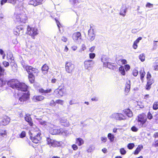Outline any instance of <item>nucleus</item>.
Returning a JSON list of instances; mask_svg holds the SVG:
<instances>
[{"label": "nucleus", "mask_w": 158, "mask_h": 158, "mask_svg": "<svg viewBox=\"0 0 158 158\" xmlns=\"http://www.w3.org/2000/svg\"><path fill=\"white\" fill-rule=\"evenodd\" d=\"M25 69L28 74V77L29 82L33 83L35 82V76L39 75L40 71L38 69L31 66L26 65Z\"/></svg>", "instance_id": "f257e3e1"}, {"label": "nucleus", "mask_w": 158, "mask_h": 158, "mask_svg": "<svg viewBox=\"0 0 158 158\" xmlns=\"http://www.w3.org/2000/svg\"><path fill=\"white\" fill-rule=\"evenodd\" d=\"M29 133L31 135V139L33 143H37L40 140V131L38 128H35L32 131L30 130Z\"/></svg>", "instance_id": "f03ea898"}, {"label": "nucleus", "mask_w": 158, "mask_h": 158, "mask_svg": "<svg viewBox=\"0 0 158 158\" xmlns=\"http://www.w3.org/2000/svg\"><path fill=\"white\" fill-rule=\"evenodd\" d=\"M138 124L139 127H145L147 125L146 122L147 118L146 115L144 114H139L138 116Z\"/></svg>", "instance_id": "7ed1b4c3"}, {"label": "nucleus", "mask_w": 158, "mask_h": 158, "mask_svg": "<svg viewBox=\"0 0 158 158\" xmlns=\"http://www.w3.org/2000/svg\"><path fill=\"white\" fill-rule=\"evenodd\" d=\"M26 33L31 36L32 38L34 39L35 36L38 34V31L36 27H31L28 25L27 27Z\"/></svg>", "instance_id": "20e7f679"}, {"label": "nucleus", "mask_w": 158, "mask_h": 158, "mask_svg": "<svg viewBox=\"0 0 158 158\" xmlns=\"http://www.w3.org/2000/svg\"><path fill=\"white\" fill-rule=\"evenodd\" d=\"M50 128L49 129V132L52 135H58V134H64L63 133L66 134L67 131H64L63 129L61 128L60 129H54L53 127L54 125L50 124Z\"/></svg>", "instance_id": "39448f33"}, {"label": "nucleus", "mask_w": 158, "mask_h": 158, "mask_svg": "<svg viewBox=\"0 0 158 158\" xmlns=\"http://www.w3.org/2000/svg\"><path fill=\"white\" fill-rule=\"evenodd\" d=\"M65 94V90L64 85L62 87L59 86L57 89L54 90L53 93L54 95L58 98L64 96Z\"/></svg>", "instance_id": "423d86ee"}, {"label": "nucleus", "mask_w": 158, "mask_h": 158, "mask_svg": "<svg viewBox=\"0 0 158 158\" xmlns=\"http://www.w3.org/2000/svg\"><path fill=\"white\" fill-rule=\"evenodd\" d=\"M65 67V71L69 73H72L74 71L75 69L74 64L71 61H66Z\"/></svg>", "instance_id": "0eeeda50"}, {"label": "nucleus", "mask_w": 158, "mask_h": 158, "mask_svg": "<svg viewBox=\"0 0 158 158\" xmlns=\"http://www.w3.org/2000/svg\"><path fill=\"white\" fill-rule=\"evenodd\" d=\"M16 21L18 22L25 23L27 21L28 18L26 14H19L15 16Z\"/></svg>", "instance_id": "6e6552de"}, {"label": "nucleus", "mask_w": 158, "mask_h": 158, "mask_svg": "<svg viewBox=\"0 0 158 158\" xmlns=\"http://www.w3.org/2000/svg\"><path fill=\"white\" fill-rule=\"evenodd\" d=\"M15 95L16 98L19 99H28L30 98V94L29 92L25 93L18 92L15 93Z\"/></svg>", "instance_id": "1a4fd4ad"}, {"label": "nucleus", "mask_w": 158, "mask_h": 158, "mask_svg": "<svg viewBox=\"0 0 158 158\" xmlns=\"http://www.w3.org/2000/svg\"><path fill=\"white\" fill-rule=\"evenodd\" d=\"M47 141L48 144L50 146L53 147L59 146L62 144V142L57 141L49 138H47Z\"/></svg>", "instance_id": "9d476101"}, {"label": "nucleus", "mask_w": 158, "mask_h": 158, "mask_svg": "<svg viewBox=\"0 0 158 158\" xmlns=\"http://www.w3.org/2000/svg\"><path fill=\"white\" fill-rule=\"evenodd\" d=\"M17 79H12L8 81L7 84L8 86L12 88L13 89H16L19 82Z\"/></svg>", "instance_id": "9b49d317"}, {"label": "nucleus", "mask_w": 158, "mask_h": 158, "mask_svg": "<svg viewBox=\"0 0 158 158\" xmlns=\"http://www.w3.org/2000/svg\"><path fill=\"white\" fill-rule=\"evenodd\" d=\"M111 117L119 120H124L126 119V116L120 113H115L111 115Z\"/></svg>", "instance_id": "f8f14e48"}, {"label": "nucleus", "mask_w": 158, "mask_h": 158, "mask_svg": "<svg viewBox=\"0 0 158 158\" xmlns=\"http://www.w3.org/2000/svg\"><path fill=\"white\" fill-rule=\"evenodd\" d=\"M24 28L23 26L20 25L16 27L14 30V33L16 35H19L23 33Z\"/></svg>", "instance_id": "ddd939ff"}, {"label": "nucleus", "mask_w": 158, "mask_h": 158, "mask_svg": "<svg viewBox=\"0 0 158 158\" xmlns=\"http://www.w3.org/2000/svg\"><path fill=\"white\" fill-rule=\"evenodd\" d=\"M16 89L22 91H26L27 89L28 86L24 83L19 81Z\"/></svg>", "instance_id": "4468645a"}, {"label": "nucleus", "mask_w": 158, "mask_h": 158, "mask_svg": "<svg viewBox=\"0 0 158 158\" xmlns=\"http://www.w3.org/2000/svg\"><path fill=\"white\" fill-rule=\"evenodd\" d=\"M25 120L29 123V125L31 126V130L32 131L35 128H37V126L33 124L31 121V118L30 117H26L25 118Z\"/></svg>", "instance_id": "2eb2a0df"}, {"label": "nucleus", "mask_w": 158, "mask_h": 158, "mask_svg": "<svg viewBox=\"0 0 158 158\" xmlns=\"http://www.w3.org/2000/svg\"><path fill=\"white\" fill-rule=\"evenodd\" d=\"M43 0H30L29 2V4L36 6L42 4Z\"/></svg>", "instance_id": "dca6fc26"}, {"label": "nucleus", "mask_w": 158, "mask_h": 158, "mask_svg": "<svg viewBox=\"0 0 158 158\" xmlns=\"http://www.w3.org/2000/svg\"><path fill=\"white\" fill-rule=\"evenodd\" d=\"M81 33L78 31L73 33L72 35V38L74 41H77L79 39H81Z\"/></svg>", "instance_id": "f3484780"}, {"label": "nucleus", "mask_w": 158, "mask_h": 158, "mask_svg": "<svg viewBox=\"0 0 158 158\" xmlns=\"http://www.w3.org/2000/svg\"><path fill=\"white\" fill-rule=\"evenodd\" d=\"M131 88V82L130 80L127 81L125 84L124 92L125 94L127 95L129 92Z\"/></svg>", "instance_id": "a211bd4d"}, {"label": "nucleus", "mask_w": 158, "mask_h": 158, "mask_svg": "<svg viewBox=\"0 0 158 158\" xmlns=\"http://www.w3.org/2000/svg\"><path fill=\"white\" fill-rule=\"evenodd\" d=\"M127 9V7L126 5H123L120 10V11L119 12L120 15L123 16H125Z\"/></svg>", "instance_id": "6ab92c4d"}, {"label": "nucleus", "mask_w": 158, "mask_h": 158, "mask_svg": "<svg viewBox=\"0 0 158 158\" xmlns=\"http://www.w3.org/2000/svg\"><path fill=\"white\" fill-rule=\"evenodd\" d=\"M91 27L88 31V36L89 40L92 41L94 40L95 38V35L93 33V31H91Z\"/></svg>", "instance_id": "aec40b11"}, {"label": "nucleus", "mask_w": 158, "mask_h": 158, "mask_svg": "<svg viewBox=\"0 0 158 158\" xmlns=\"http://www.w3.org/2000/svg\"><path fill=\"white\" fill-rule=\"evenodd\" d=\"M10 119L7 116H5L4 117L2 121L1 122V123L3 125H6L8 124L10 121Z\"/></svg>", "instance_id": "412c9836"}, {"label": "nucleus", "mask_w": 158, "mask_h": 158, "mask_svg": "<svg viewBox=\"0 0 158 158\" xmlns=\"http://www.w3.org/2000/svg\"><path fill=\"white\" fill-rule=\"evenodd\" d=\"M60 122L62 125L64 126H68L69 125V122L66 118H60Z\"/></svg>", "instance_id": "4be33fe9"}, {"label": "nucleus", "mask_w": 158, "mask_h": 158, "mask_svg": "<svg viewBox=\"0 0 158 158\" xmlns=\"http://www.w3.org/2000/svg\"><path fill=\"white\" fill-rule=\"evenodd\" d=\"M52 91V89L51 88H48L46 90H44L43 88H40L39 89V93L42 94H45L48 93H50Z\"/></svg>", "instance_id": "5701e85b"}, {"label": "nucleus", "mask_w": 158, "mask_h": 158, "mask_svg": "<svg viewBox=\"0 0 158 158\" xmlns=\"http://www.w3.org/2000/svg\"><path fill=\"white\" fill-rule=\"evenodd\" d=\"M124 112L125 114L129 117H131L133 116L132 112L129 109L124 110Z\"/></svg>", "instance_id": "b1692460"}, {"label": "nucleus", "mask_w": 158, "mask_h": 158, "mask_svg": "<svg viewBox=\"0 0 158 158\" xmlns=\"http://www.w3.org/2000/svg\"><path fill=\"white\" fill-rule=\"evenodd\" d=\"M140 76V78L141 81L143 82V78L145 75V73L143 69H141L139 72Z\"/></svg>", "instance_id": "393cba45"}, {"label": "nucleus", "mask_w": 158, "mask_h": 158, "mask_svg": "<svg viewBox=\"0 0 158 158\" xmlns=\"http://www.w3.org/2000/svg\"><path fill=\"white\" fill-rule=\"evenodd\" d=\"M146 79L147 81H151L152 82H154L153 79L152 78V75L151 73L149 72H148L147 73L146 76Z\"/></svg>", "instance_id": "a878e982"}, {"label": "nucleus", "mask_w": 158, "mask_h": 158, "mask_svg": "<svg viewBox=\"0 0 158 158\" xmlns=\"http://www.w3.org/2000/svg\"><path fill=\"white\" fill-rule=\"evenodd\" d=\"M56 103H58L60 104H62V101L60 99H58V100H56V102H55L53 100H52V101H51V102H50V105L52 106H54L55 105Z\"/></svg>", "instance_id": "bb28decb"}, {"label": "nucleus", "mask_w": 158, "mask_h": 158, "mask_svg": "<svg viewBox=\"0 0 158 158\" xmlns=\"http://www.w3.org/2000/svg\"><path fill=\"white\" fill-rule=\"evenodd\" d=\"M92 61V60H86L84 62L85 67L86 69H88L90 67L91 62Z\"/></svg>", "instance_id": "cd10ccee"}, {"label": "nucleus", "mask_w": 158, "mask_h": 158, "mask_svg": "<svg viewBox=\"0 0 158 158\" xmlns=\"http://www.w3.org/2000/svg\"><path fill=\"white\" fill-rule=\"evenodd\" d=\"M48 66L46 64H44L41 68V70L44 73H47L48 70Z\"/></svg>", "instance_id": "c85d7f7f"}, {"label": "nucleus", "mask_w": 158, "mask_h": 158, "mask_svg": "<svg viewBox=\"0 0 158 158\" xmlns=\"http://www.w3.org/2000/svg\"><path fill=\"white\" fill-rule=\"evenodd\" d=\"M143 146L142 145H139L138 146L135 150V151L134 154L135 155L138 154L140 151L143 148Z\"/></svg>", "instance_id": "c756f323"}, {"label": "nucleus", "mask_w": 158, "mask_h": 158, "mask_svg": "<svg viewBox=\"0 0 158 158\" xmlns=\"http://www.w3.org/2000/svg\"><path fill=\"white\" fill-rule=\"evenodd\" d=\"M76 143L79 146H81L83 144L84 141L81 138H77L76 140Z\"/></svg>", "instance_id": "7c9ffc66"}, {"label": "nucleus", "mask_w": 158, "mask_h": 158, "mask_svg": "<svg viewBox=\"0 0 158 158\" xmlns=\"http://www.w3.org/2000/svg\"><path fill=\"white\" fill-rule=\"evenodd\" d=\"M154 82L150 81H147V83L145 86L146 89L147 90H149L151 89V85Z\"/></svg>", "instance_id": "2f4dec72"}, {"label": "nucleus", "mask_w": 158, "mask_h": 158, "mask_svg": "<svg viewBox=\"0 0 158 158\" xmlns=\"http://www.w3.org/2000/svg\"><path fill=\"white\" fill-rule=\"evenodd\" d=\"M119 70L120 73L123 75H125V71L123 66H121L119 68Z\"/></svg>", "instance_id": "473e14b6"}, {"label": "nucleus", "mask_w": 158, "mask_h": 158, "mask_svg": "<svg viewBox=\"0 0 158 158\" xmlns=\"http://www.w3.org/2000/svg\"><path fill=\"white\" fill-rule=\"evenodd\" d=\"M6 135V130H0V138H1V137H4Z\"/></svg>", "instance_id": "72a5a7b5"}, {"label": "nucleus", "mask_w": 158, "mask_h": 158, "mask_svg": "<svg viewBox=\"0 0 158 158\" xmlns=\"http://www.w3.org/2000/svg\"><path fill=\"white\" fill-rule=\"evenodd\" d=\"M108 139L110 140V142H113L114 141V136L111 133H109L107 136Z\"/></svg>", "instance_id": "f704fd0d"}, {"label": "nucleus", "mask_w": 158, "mask_h": 158, "mask_svg": "<svg viewBox=\"0 0 158 158\" xmlns=\"http://www.w3.org/2000/svg\"><path fill=\"white\" fill-rule=\"evenodd\" d=\"M6 57L7 58V59L8 60H10L11 61H12V60H14V58L13 56V55L12 54L10 53L9 54H7Z\"/></svg>", "instance_id": "c9c22d12"}, {"label": "nucleus", "mask_w": 158, "mask_h": 158, "mask_svg": "<svg viewBox=\"0 0 158 158\" xmlns=\"http://www.w3.org/2000/svg\"><path fill=\"white\" fill-rule=\"evenodd\" d=\"M69 2H71V5L73 6L79 2L78 0H70Z\"/></svg>", "instance_id": "e433bc0d"}, {"label": "nucleus", "mask_w": 158, "mask_h": 158, "mask_svg": "<svg viewBox=\"0 0 158 158\" xmlns=\"http://www.w3.org/2000/svg\"><path fill=\"white\" fill-rule=\"evenodd\" d=\"M139 59L142 61H144L145 60V57L143 54H140L139 56Z\"/></svg>", "instance_id": "4c0bfd02"}, {"label": "nucleus", "mask_w": 158, "mask_h": 158, "mask_svg": "<svg viewBox=\"0 0 158 158\" xmlns=\"http://www.w3.org/2000/svg\"><path fill=\"white\" fill-rule=\"evenodd\" d=\"M94 149V147L92 145H90L88 148L87 151L88 152H90Z\"/></svg>", "instance_id": "58836bf2"}, {"label": "nucleus", "mask_w": 158, "mask_h": 158, "mask_svg": "<svg viewBox=\"0 0 158 158\" xmlns=\"http://www.w3.org/2000/svg\"><path fill=\"white\" fill-rule=\"evenodd\" d=\"M46 112L47 113L49 114H53L54 112V110L52 109H46Z\"/></svg>", "instance_id": "ea45409f"}, {"label": "nucleus", "mask_w": 158, "mask_h": 158, "mask_svg": "<svg viewBox=\"0 0 158 158\" xmlns=\"http://www.w3.org/2000/svg\"><path fill=\"white\" fill-rule=\"evenodd\" d=\"M153 108L154 110H156L158 109V102H155L153 106Z\"/></svg>", "instance_id": "a19ab883"}, {"label": "nucleus", "mask_w": 158, "mask_h": 158, "mask_svg": "<svg viewBox=\"0 0 158 158\" xmlns=\"http://www.w3.org/2000/svg\"><path fill=\"white\" fill-rule=\"evenodd\" d=\"M134 146L135 145L133 143H130L127 145V148L129 149H132Z\"/></svg>", "instance_id": "79ce46f5"}, {"label": "nucleus", "mask_w": 158, "mask_h": 158, "mask_svg": "<svg viewBox=\"0 0 158 158\" xmlns=\"http://www.w3.org/2000/svg\"><path fill=\"white\" fill-rule=\"evenodd\" d=\"M120 153L123 155H124L126 154V151L124 148H121L120 150Z\"/></svg>", "instance_id": "37998d69"}, {"label": "nucleus", "mask_w": 158, "mask_h": 158, "mask_svg": "<svg viewBox=\"0 0 158 158\" xmlns=\"http://www.w3.org/2000/svg\"><path fill=\"white\" fill-rule=\"evenodd\" d=\"M118 61H120L122 64H127V60L124 59H120Z\"/></svg>", "instance_id": "c03bdc74"}, {"label": "nucleus", "mask_w": 158, "mask_h": 158, "mask_svg": "<svg viewBox=\"0 0 158 158\" xmlns=\"http://www.w3.org/2000/svg\"><path fill=\"white\" fill-rule=\"evenodd\" d=\"M138 74V71L136 69H134L132 71V74L133 75L135 76L136 77L137 76Z\"/></svg>", "instance_id": "a18cd8bd"}, {"label": "nucleus", "mask_w": 158, "mask_h": 158, "mask_svg": "<svg viewBox=\"0 0 158 158\" xmlns=\"http://www.w3.org/2000/svg\"><path fill=\"white\" fill-rule=\"evenodd\" d=\"M17 0H8V2L13 5H15L16 4Z\"/></svg>", "instance_id": "49530a36"}, {"label": "nucleus", "mask_w": 158, "mask_h": 158, "mask_svg": "<svg viewBox=\"0 0 158 158\" xmlns=\"http://www.w3.org/2000/svg\"><path fill=\"white\" fill-rule=\"evenodd\" d=\"M89 57L91 59H93L95 56V54L94 53H90L89 54Z\"/></svg>", "instance_id": "de8ad7c7"}, {"label": "nucleus", "mask_w": 158, "mask_h": 158, "mask_svg": "<svg viewBox=\"0 0 158 158\" xmlns=\"http://www.w3.org/2000/svg\"><path fill=\"white\" fill-rule=\"evenodd\" d=\"M2 64L5 67H8L9 65V64L8 62L6 61H3L2 62Z\"/></svg>", "instance_id": "09e8293b"}, {"label": "nucleus", "mask_w": 158, "mask_h": 158, "mask_svg": "<svg viewBox=\"0 0 158 158\" xmlns=\"http://www.w3.org/2000/svg\"><path fill=\"white\" fill-rule=\"evenodd\" d=\"M100 139L101 141L103 143L106 142L107 140V138L105 136H102Z\"/></svg>", "instance_id": "8fccbe9b"}, {"label": "nucleus", "mask_w": 158, "mask_h": 158, "mask_svg": "<svg viewBox=\"0 0 158 158\" xmlns=\"http://www.w3.org/2000/svg\"><path fill=\"white\" fill-rule=\"evenodd\" d=\"M103 65L104 67H109L108 65L110 64V63L107 61L103 62Z\"/></svg>", "instance_id": "3c124183"}, {"label": "nucleus", "mask_w": 158, "mask_h": 158, "mask_svg": "<svg viewBox=\"0 0 158 158\" xmlns=\"http://www.w3.org/2000/svg\"><path fill=\"white\" fill-rule=\"evenodd\" d=\"M124 69L126 71H128L130 69V65L128 64H126L124 66Z\"/></svg>", "instance_id": "603ef678"}, {"label": "nucleus", "mask_w": 158, "mask_h": 158, "mask_svg": "<svg viewBox=\"0 0 158 158\" xmlns=\"http://www.w3.org/2000/svg\"><path fill=\"white\" fill-rule=\"evenodd\" d=\"M146 6L148 8L152 7L153 6V4L149 2H147L146 5Z\"/></svg>", "instance_id": "864d4df0"}, {"label": "nucleus", "mask_w": 158, "mask_h": 158, "mask_svg": "<svg viewBox=\"0 0 158 158\" xmlns=\"http://www.w3.org/2000/svg\"><path fill=\"white\" fill-rule=\"evenodd\" d=\"M26 136V133L25 131H23L20 134L19 136L21 138H23L25 137Z\"/></svg>", "instance_id": "5fc2aeb1"}, {"label": "nucleus", "mask_w": 158, "mask_h": 158, "mask_svg": "<svg viewBox=\"0 0 158 158\" xmlns=\"http://www.w3.org/2000/svg\"><path fill=\"white\" fill-rule=\"evenodd\" d=\"M152 114L150 112H148V114L147 117L149 119H151L152 118Z\"/></svg>", "instance_id": "6e6d98bb"}, {"label": "nucleus", "mask_w": 158, "mask_h": 158, "mask_svg": "<svg viewBox=\"0 0 158 158\" xmlns=\"http://www.w3.org/2000/svg\"><path fill=\"white\" fill-rule=\"evenodd\" d=\"M55 19L56 21V24L58 27L59 28H60V23L59 21L56 18H55Z\"/></svg>", "instance_id": "4d7b16f0"}, {"label": "nucleus", "mask_w": 158, "mask_h": 158, "mask_svg": "<svg viewBox=\"0 0 158 158\" xmlns=\"http://www.w3.org/2000/svg\"><path fill=\"white\" fill-rule=\"evenodd\" d=\"M16 100L18 101V102L17 103L15 104V105L18 104H21L22 102L24 101V99H16Z\"/></svg>", "instance_id": "13d9d810"}, {"label": "nucleus", "mask_w": 158, "mask_h": 158, "mask_svg": "<svg viewBox=\"0 0 158 158\" xmlns=\"http://www.w3.org/2000/svg\"><path fill=\"white\" fill-rule=\"evenodd\" d=\"M131 130L132 131L135 132L137 131L138 130V128L135 126L132 127L131 128Z\"/></svg>", "instance_id": "bf43d9fd"}, {"label": "nucleus", "mask_w": 158, "mask_h": 158, "mask_svg": "<svg viewBox=\"0 0 158 158\" xmlns=\"http://www.w3.org/2000/svg\"><path fill=\"white\" fill-rule=\"evenodd\" d=\"M95 48V46H93L91 47H90L89 48V51L90 52H93L94 51Z\"/></svg>", "instance_id": "052dcab7"}, {"label": "nucleus", "mask_w": 158, "mask_h": 158, "mask_svg": "<svg viewBox=\"0 0 158 158\" xmlns=\"http://www.w3.org/2000/svg\"><path fill=\"white\" fill-rule=\"evenodd\" d=\"M40 124L42 125H46L47 122L45 121L41 120L40 121Z\"/></svg>", "instance_id": "680f3d73"}, {"label": "nucleus", "mask_w": 158, "mask_h": 158, "mask_svg": "<svg viewBox=\"0 0 158 158\" xmlns=\"http://www.w3.org/2000/svg\"><path fill=\"white\" fill-rule=\"evenodd\" d=\"M8 0H1L0 1V4L1 5H3L4 4L6 3Z\"/></svg>", "instance_id": "e2e57ef3"}, {"label": "nucleus", "mask_w": 158, "mask_h": 158, "mask_svg": "<svg viewBox=\"0 0 158 158\" xmlns=\"http://www.w3.org/2000/svg\"><path fill=\"white\" fill-rule=\"evenodd\" d=\"M72 148L74 150H76L78 149V147L75 144H73L72 145Z\"/></svg>", "instance_id": "0e129e2a"}, {"label": "nucleus", "mask_w": 158, "mask_h": 158, "mask_svg": "<svg viewBox=\"0 0 158 158\" xmlns=\"http://www.w3.org/2000/svg\"><path fill=\"white\" fill-rule=\"evenodd\" d=\"M142 39V38L141 37H138L134 42L137 44L139 42L140 40Z\"/></svg>", "instance_id": "69168bd1"}, {"label": "nucleus", "mask_w": 158, "mask_h": 158, "mask_svg": "<svg viewBox=\"0 0 158 158\" xmlns=\"http://www.w3.org/2000/svg\"><path fill=\"white\" fill-rule=\"evenodd\" d=\"M137 44L135 42H134L132 46H133V48L134 49H136L137 48V47H138Z\"/></svg>", "instance_id": "338daca9"}, {"label": "nucleus", "mask_w": 158, "mask_h": 158, "mask_svg": "<svg viewBox=\"0 0 158 158\" xmlns=\"http://www.w3.org/2000/svg\"><path fill=\"white\" fill-rule=\"evenodd\" d=\"M61 40L63 41V42H66L68 40V39L67 38L65 37V36H63L62 37V38L61 39Z\"/></svg>", "instance_id": "774afa93"}]
</instances>
